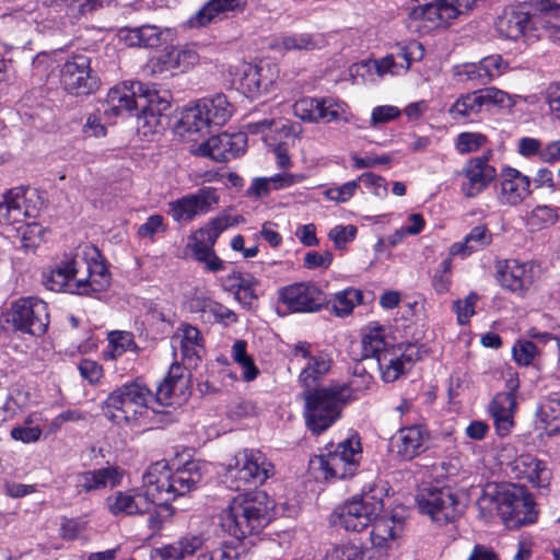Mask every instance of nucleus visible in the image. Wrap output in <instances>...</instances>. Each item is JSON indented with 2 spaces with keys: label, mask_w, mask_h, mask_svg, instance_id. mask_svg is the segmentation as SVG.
<instances>
[{
  "label": "nucleus",
  "mask_w": 560,
  "mask_h": 560,
  "mask_svg": "<svg viewBox=\"0 0 560 560\" xmlns=\"http://www.w3.org/2000/svg\"><path fill=\"white\" fill-rule=\"evenodd\" d=\"M202 479L201 466L188 460L183 466L159 460L148 467L140 488L115 491L105 500L108 512L115 517L150 513L152 505L170 511L171 502L195 489Z\"/></svg>",
  "instance_id": "obj_1"
},
{
  "label": "nucleus",
  "mask_w": 560,
  "mask_h": 560,
  "mask_svg": "<svg viewBox=\"0 0 560 560\" xmlns=\"http://www.w3.org/2000/svg\"><path fill=\"white\" fill-rule=\"evenodd\" d=\"M106 106L105 113L112 116L140 108L138 125L147 127L148 132L156 133L165 124V112L171 104L156 91L145 89L141 82H131L112 88L107 93Z\"/></svg>",
  "instance_id": "obj_2"
},
{
  "label": "nucleus",
  "mask_w": 560,
  "mask_h": 560,
  "mask_svg": "<svg viewBox=\"0 0 560 560\" xmlns=\"http://www.w3.org/2000/svg\"><path fill=\"white\" fill-rule=\"evenodd\" d=\"M272 502L265 491L246 492L234 497L220 514L224 532L236 539L259 533L270 522Z\"/></svg>",
  "instance_id": "obj_3"
},
{
  "label": "nucleus",
  "mask_w": 560,
  "mask_h": 560,
  "mask_svg": "<svg viewBox=\"0 0 560 560\" xmlns=\"http://www.w3.org/2000/svg\"><path fill=\"white\" fill-rule=\"evenodd\" d=\"M151 390L141 382L126 383L114 389L104 401V415L116 424H138L151 411L160 413Z\"/></svg>",
  "instance_id": "obj_4"
},
{
  "label": "nucleus",
  "mask_w": 560,
  "mask_h": 560,
  "mask_svg": "<svg viewBox=\"0 0 560 560\" xmlns=\"http://www.w3.org/2000/svg\"><path fill=\"white\" fill-rule=\"evenodd\" d=\"M305 422L314 434H320L335 423L342 407L353 399L352 390L346 384L308 389L304 394Z\"/></svg>",
  "instance_id": "obj_5"
},
{
  "label": "nucleus",
  "mask_w": 560,
  "mask_h": 560,
  "mask_svg": "<svg viewBox=\"0 0 560 560\" xmlns=\"http://www.w3.org/2000/svg\"><path fill=\"white\" fill-rule=\"evenodd\" d=\"M361 453L358 439H346L326 454L313 457L310 471L316 480L323 481L352 477L359 467Z\"/></svg>",
  "instance_id": "obj_6"
},
{
  "label": "nucleus",
  "mask_w": 560,
  "mask_h": 560,
  "mask_svg": "<svg viewBox=\"0 0 560 560\" xmlns=\"http://www.w3.org/2000/svg\"><path fill=\"white\" fill-rule=\"evenodd\" d=\"M272 475L273 465L258 450L244 448L225 466V482L234 490L257 487Z\"/></svg>",
  "instance_id": "obj_7"
},
{
  "label": "nucleus",
  "mask_w": 560,
  "mask_h": 560,
  "mask_svg": "<svg viewBox=\"0 0 560 560\" xmlns=\"http://www.w3.org/2000/svg\"><path fill=\"white\" fill-rule=\"evenodd\" d=\"M501 464H506L516 479L524 480L534 488H548L552 480L549 464L537 456L524 453L516 455L512 444H504L499 453Z\"/></svg>",
  "instance_id": "obj_8"
},
{
  "label": "nucleus",
  "mask_w": 560,
  "mask_h": 560,
  "mask_svg": "<svg viewBox=\"0 0 560 560\" xmlns=\"http://www.w3.org/2000/svg\"><path fill=\"white\" fill-rule=\"evenodd\" d=\"M383 494L382 488L371 487L347 501L339 513L340 525L351 532L368 527L384 508Z\"/></svg>",
  "instance_id": "obj_9"
},
{
  "label": "nucleus",
  "mask_w": 560,
  "mask_h": 560,
  "mask_svg": "<svg viewBox=\"0 0 560 560\" xmlns=\"http://www.w3.org/2000/svg\"><path fill=\"white\" fill-rule=\"evenodd\" d=\"M59 77L63 90L75 96L89 95L100 86V80L91 68V57L83 51L72 54L65 60Z\"/></svg>",
  "instance_id": "obj_10"
},
{
  "label": "nucleus",
  "mask_w": 560,
  "mask_h": 560,
  "mask_svg": "<svg viewBox=\"0 0 560 560\" xmlns=\"http://www.w3.org/2000/svg\"><path fill=\"white\" fill-rule=\"evenodd\" d=\"M418 509L433 522L446 524L458 518L464 508L450 488H425L417 494Z\"/></svg>",
  "instance_id": "obj_11"
},
{
  "label": "nucleus",
  "mask_w": 560,
  "mask_h": 560,
  "mask_svg": "<svg viewBox=\"0 0 560 560\" xmlns=\"http://www.w3.org/2000/svg\"><path fill=\"white\" fill-rule=\"evenodd\" d=\"M44 205L35 188L15 187L0 197V223L13 224L34 218Z\"/></svg>",
  "instance_id": "obj_12"
},
{
  "label": "nucleus",
  "mask_w": 560,
  "mask_h": 560,
  "mask_svg": "<svg viewBox=\"0 0 560 560\" xmlns=\"http://www.w3.org/2000/svg\"><path fill=\"white\" fill-rule=\"evenodd\" d=\"M535 503L523 487L510 485L501 487V520L514 528L536 521Z\"/></svg>",
  "instance_id": "obj_13"
},
{
  "label": "nucleus",
  "mask_w": 560,
  "mask_h": 560,
  "mask_svg": "<svg viewBox=\"0 0 560 560\" xmlns=\"http://www.w3.org/2000/svg\"><path fill=\"white\" fill-rule=\"evenodd\" d=\"M515 102L516 95H511L491 86L459 96L450 107L448 114L453 119H462L480 113L485 106L493 105L500 108H511L515 105Z\"/></svg>",
  "instance_id": "obj_14"
},
{
  "label": "nucleus",
  "mask_w": 560,
  "mask_h": 560,
  "mask_svg": "<svg viewBox=\"0 0 560 560\" xmlns=\"http://www.w3.org/2000/svg\"><path fill=\"white\" fill-rule=\"evenodd\" d=\"M12 323L22 332L42 336L49 325L48 306L35 296L19 299L12 304Z\"/></svg>",
  "instance_id": "obj_15"
},
{
  "label": "nucleus",
  "mask_w": 560,
  "mask_h": 560,
  "mask_svg": "<svg viewBox=\"0 0 560 560\" xmlns=\"http://www.w3.org/2000/svg\"><path fill=\"white\" fill-rule=\"evenodd\" d=\"M277 74L268 63L252 65L247 62L236 67L233 83L249 98H257L270 91Z\"/></svg>",
  "instance_id": "obj_16"
},
{
  "label": "nucleus",
  "mask_w": 560,
  "mask_h": 560,
  "mask_svg": "<svg viewBox=\"0 0 560 560\" xmlns=\"http://www.w3.org/2000/svg\"><path fill=\"white\" fill-rule=\"evenodd\" d=\"M219 202L214 187H201L195 194L186 195L168 203V213L176 222H189L199 214L210 212Z\"/></svg>",
  "instance_id": "obj_17"
},
{
  "label": "nucleus",
  "mask_w": 560,
  "mask_h": 560,
  "mask_svg": "<svg viewBox=\"0 0 560 560\" xmlns=\"http://www.w3.org/2000/svg\"><path fill=\"white\" fill-rule=\"evenodd\" d=\"M190 375L178 362L172 363L165 378L156 388L152 404L159 407L180 405L188 398Z\"/></svg>",
  "instance_id": "obj_18"
},
{
  "label": "nucleus",
  "mask_w": 560,
  "mask_h": 560,
  "mask_svg": "<svg viewBox=\"0 0 560 560\" xmlns=\"http://www.w3.org/2000/svg\"><path fill=\"white\" fill-rule=\"evenodd\" d=\"M190 375L178 362L172 363L165 378L156 388L152 404L159 407L180 405L188 398Z\"/></svg>",
  "instance_id": "obj_19"
},
{
  "label": "nucleus",
  "mask_w": 560,
  "mask_h": 560,
  "mask_svg": "<svg viewBox=\"0 0 560 560\" xmlns=\"http://www.w3.org/2000/svg\"><path fill=\"white\" fill-rule=\"evenodd\" d=\"M79 250L84 256H91L92 262L81 259L82 268H85L88 277L79 278L77 284L72 285V290L79 295H90L105 291L110 283L108 269L103 262L96 260L100 256L97 249L91 245H83Z\"/></svg>",
  "instance_id": "obj_20"
},
{
  "label": "nucleus",
  "mask_w": 560,
  "mask_h": 560,
  "mask_svg": "<svg viewBox=\"0 0 560 560\" xmlns=\"http://www.w3.org/2000/svg\"><path fill=\"white\" fill-rule=\"evenodd\" d=\"M246 143L245 133L223 132L200 143L194 152L197 155L210 158L215 162H226L243 154Z\"/></svg>",
  "instance_id": "obj_21"
},
{
  "label": "nucleus",
  "mask_w": 560,
  "mask_h": 560,
  "mask_svg": "<svg viewBox=\"0 0 560 560\" xmlns=\"http://www.w3.org/2000/svg\"><path fill=\"white\" fill-rule=\"evenodd\" d=\"M424 50L421 44L412 42L405 47L400 48V52L397 54V58L401 61H397L394 55H387L381 59L361 61L355 65L357 71L360 68L370 69L371 66L375 68L378 77L386 74L400 75L406 73L413 61L422 59Z\"/></svg>",
  "instance_id": "obj_22"
},
{
  "label": "nucleus",
  "mask_w": 560,
  "mask_h": 560,
  "mask_svg": "<svg viewBox=\"0 0 560 560\" xmlns=\"http://www.w3.org/2000/svg\"><path fill=\"white\" fill-rule=\"evenodd\" d=\"M347 105L334 98L303 97L293 105L294 115L304 121H337L346 114Z\"/></svg>",
  "instance_id": "obj_23"
},
{
  "label": "nucleus",
  "mask_w": 560,
  "mask_h": 560,
  "mask_svg": "<svg viewBox=\"0 0 560 560\" xmlns=\"http://www.w3.org/2000/svg\"><path fill=\"white\" fill-rule=\"evenodd\" d=\"M80 253L78 252L75 255L65 254L52 268L43 272V283L48 290L77 294L72 290V285L77 284L79 279L77 276L82 269V262L79 259Z\"/></svg>",
  "instance_id": "obj_24"
},
{
  "label": "nucleus",
  "mask_w": 560,
  "mask_h": 560,
  "mask_svg": "<svg viewBox=\"0 0 560 560\" xmlns=\"http://www.w3.org/2000/svg\"><path fill=\"white\" fill-rule=\"evenodd\" d=\"M280 301L292 312H316L325 303L324 293L313 283H294L279 290Z\"/></svg>",
  "instance_id": "obj_25"
},
{
  "label": "nucleus",
  "mask_w": 560,
  "mask_h": 560,
  "mask_svg": "<svg viewBox=\"0 0 560 560\" xmlns=\"http://www.w3.org/2000/svg\"><path fill=\"white\" fill-rule=\"evenodd\" d=\"M495 168L486 158L469 159L463 166L458 176L462 178L460 190L467 198H474L483 191L494 179Z\"/></svg>",
  "instance_id": "obj_26"
},
{
  "label": "nucleus",
  "mask_w": 560,
  "mask_h": 560,
  "mask_svg": "<svg viewBox=\"0 0 560 560\" xmlns=\"http://www.w3.org/2000/svg\"><path fill=\"white\" fill-rule=\"evenodd\" d=\"M535 16L525 11L524 8H516L505 11L497 22V32L501 37L511 40L523 39L525 43L537 37Z\"/></svg>",
  "instance_id": "obj_27"
},
{
  "label": "nucleus",
  "mask_w": 560,
  "mask_h": 560,
  "mask_svg": "<svg viewBox=\"0 0 560 560\" xmlns=\"http://www.w3.org/2000/svg\"><path fill=\"white\" fill-rule=\"evenodd\" d=\"M171 347L175 357L180 355L188 366H195L205 352L203 338L192 325L182 324L171 337Z\"/></svg>",
  "instance_id": "obj_28"
},
{
  "label": "nucleus",
  "mask_w": 560,
  "mask_h": 560,
  "mask_svg": "<svg viewBox=\"0 0 560 560\" xmlns=\"http://www.w3.org/2000/svg\"><path fill=\"white\" fill-rule=\"evenodd\" d=\"M495 277L500 285L511 292L523 294L533 283V266L516 259L499 260Z\"/></svg>",
  "instance_id": "obj_29"
},
{
  "label": "nucleus",
  "mask_w": 560,
  "mask_h": 560,
  "mask_svg": "<svg viewBox=\"0 0 560 560\" xmlns=\"http://www.w3.org/2000/svg\"><path fill=\"white\" fill-rule=\"evenodd\" d=\"M529 178L515 168H504L500 174L498 200L504 206H517L530 194Z\"/></svg>",
  "instance_id": "obj_30"
},
{
  "label": "nucleus",
  "mask_w": 560,
  "mask_h": 560,
  "mask_svg": "<svg viewBox=\"0 0 560 560\" xmlns=\"http://www.w3.org/2000/svg\"><path fill=\"white\" fill-rule=\"evenodd\" d=\"M124 478V470L108 466L95 470L84 471L75 476V489L78 493L91 492L107 487L119 486Z\"/></svg>",
  "instance_id": "obj_31"
},
{
  "label": "nucleus",
  "mask_w": 560,
  "mask_h": 560,
  "mask_svg": "<svg viewBox=\"0 0 560 560\" xmlns=\"http://www.w3.org/2000/svg\"><path fill=\"white\" fill-rule=\"evenodd\" d=\"M247 0H210L188 20L190 27H203L228 16L229 13L241 12Z\"/></svg>",
  "instance_id": "obj_32"
},
{
  "label": "nucleus",
  "mask_w": 560,
  "mask_h": 560,
  "mask_svg": "<svg viewBox=\"0 0 560 560\" xmlns=\"http://www.w3.org/2000/svg\"><path fill=\"white\" fill-rule=\"evenodd\" d=\"M371 524V544L378 550L393 548L405 527L404 518L396 515L376 516Z\"/></svg>",
  "instance_id": "obj_33"
},
{
  "label": "nucleus",
  "mask_w": 560,
  "mask_h": 560,
  "mask_svg": "<svg viewBox=\"0 0 560 560\" xmlns=\"http://www.w3.org/2000/svg\"><path fill=\"white\" fill-rule=\"evenodd\" d=\"M429 433L420 425L400 429L395 438L394 445L397 454L404 459H412L428 448Z\"/></svg>",
  "instance_id": "obj_34"
},
{
  "label": "nucleus",
  "mask_w": 560,
  "mask_h": 560,
  "mask_svg": "<svg viewBox=\"0 0 560 560\" xmlns=\"http://www.w3.org/2000/svg\"><path fill=\"white\" fill-rule=\"evenodd\" d=\"M420 359L419 350L416 346L409 345L404 352L399 355L394 353L392 349L389 352L381 355L377 359V364L382 374V378L387 382H395L406 371V364H411Z\"/></svg>",
  "instance_id": "obj_35"
},
{
  "label": "nucleus",
  "mask_w": 560,
  "mask_h": 560,
  "mask_svg": "<svg viewBox=\"0 0 560 560\" xmlns=\"http://www.w3.org/2000/svg\"><path fill=\"white\" fill-rule=\"evenodd\" d=\"M410 19L415 23L413 27L421 33L444 27L451 22L443 0L435 4L428 3L423 7L413 8L410 12Z\"/></svg>",
  "instance_id": "obj_36"
},
{
  "label": "nucleus",
  "mask_w": 560,
  "mask_h": 560,
  "mask_svg": "<svg viewBox=\"0 0 560 560\" xmlns=\"http://www.w3.org/2000/svg\"><path fill=\"white\" fill-rule=\"evenodd\" d=\"M516 409L515 396L511 392L499 393L490 404V413L493 418L497 433L505 436L514 424V412Z\"/></svg>",
  "instance_id": "obj_37"
},
{
  "label": "nucleus",
  "mask_w": 560,
  "mask_h": 560,
  "mask_svg": "<svg viewBox=\"0 0 560 560\" xmlns=\"http://www.w3.org/2000/svg\"><path fill=\"white\" fill-rule=\"evenodd\" d=\"M210 126L208 116L200 104L196 102L182 110L177 128L182 136L197 140V136H205L209 132Z\"/></svg>",
  "instance_id": "obj_38"
},
{
  "label": "nucleus",
  "mask_w": 560,
  "mask_h": 560,
  "mask_svg": "<svg viewBox=\"0 0 560 560\" xmlns=\"http://www.w3.org/2000/svg\"><path fill=\"white\" fill-rule=\"evenodd\" d=\"M362 358L380 359L389 352V342L386 338V329L376 322L368 324L361 332Z\"/></svg>",
  "instance_id": "obj_39"
},
{
  "label": "nucleus",
  "mask_w": 560,
  "mask_h": 560,
  "mask_svg": "<svg viewBox=\"0 0 560 560\" xmlns=\"http://www.w3.org/2000/svg\"><path fill=\"white\" fill-rule=\"evenodd\" d=\"M206 538L201 534H187L177 541L160 547L155 550L162 560H184L201 550Z\"/></svg>",
  "instance_id": "obj_40"
},
{
  "label": "nucleus",
  "mask_w": 560,
  "mask_h": 560,
  "mask_svg": "<svg viewBox=\"0 0 560 560\" xmlns=\"http://www.w3.org/2000/svg\"><path fill=\"white\" fill-rule=\"evenodd\" d=\"M536 423L547 435L560 432V394H551L540 402L536 412Z\"/></svg>",
  "instance_id": "obj_41"
},
{
  "label": "nucleus",
  "mask_w": 560,
  "mask_h": 560,
  "mask_svg": "<svg viewBox=\"0 0 560 560\" xmlns=\"http://www.w3.org/2000/svg\"><path fill=\"white\" fill-rule=\"evenodd\" d=\"M163 30L156 25H142L119 31V38L131 47H158L162 44Z\"/></svg>",
  "instance_id": "obj_42"
},
{
  "label": "nucleus",
  "mask_w": 560,
  "mask_h": 560,
  "mask_svg": "<svg viewBox=\"0 0 560 560\" xmlns=\"http://www.w3.org/2000/svg\"><path fill=\"white\" fill-rule=\"evenodd\" d=\"M492 235L486 225H478L465 236L463 242L454 243L450 248L452 256L467 257L470 254L488 246Z\"/></svg>",
  "instance_id": "obj_43"
},
{
  "label": "nucleus",
  "mask_w": 560,
  "mask_h": 560,
  "mask_svg": "<svg viewBox=\"0 0 560 560\" xmlns=\"http://www.w3.org/2000/svg\"><path fill=\"white\" fill-rule=\"evenodd\" d=\"M198 103L213 126H223L232 116L233 106L224 94L202 98Z\"/></svg>",
  "instance_id": "obj_44"
},
{
  "label": "nucleus",
  "mask_w": 560,
  "mask_h": 560,
  "mask_svg": "<svg viewBox=\"0 0 560 560\" xmlns=\"http://www.w3.org/2000/svg\"><path fill=\"white\" fill-rule=\"evenodd\" d=\"M114 0H44V5L55 11L78 12L80 14L91 13L109 5Z\"/></svg>",
  "instance_id": "obj_45"
},
{
  "label": "nucleus",
  "mask_w": 560,
  "mask_h": 560,
  "mask_svg": "<svg viewBox=\"0 0 560 560\" xmlns=\"http://www.w3.org/2000/svg\"><path fill=\"white\" fill-rule=\"evenodd\" d=\"M269 47L280 52L290 50H313L317 47V43L310 34H289L272 38L269 43Z\"/></svg>",
  "instance_id": "obj_46"
},
{
  "label": "nucleus",
  "mask_w": 560,
  "mask_h": 560,
  "mask_svg": "<svg viewBox=\"0 0 560 560\" xmlns=\"http://www.w3.org/2000/svg\"><path fill=\"white\" fill-rule=\"evenodd\" d=\"M331 368V360L325 353L311 357L306 366L300 374V382L305 387H311L319 377L325 375Z\"/></svg>",
  "instance_id": "obj_47"
},
{
  "label": "nucleus",
  "mask_w": 560,
  "mask_h": 560,
  "mask_svg": "<svg viewBox=\"0 0 560 560\" xmlns=\"http://www.w3.org/2000/svg\"><path fill=\"white\" fill-rule=\"evenodd\" d=\"M480 516L488 521L494 514L501 517V488L489 485L477 500Z\"/></svg>",
  "instance_id": "obj_48"
},
{
  "label": "nucleus",
  "mask_w": 560,
  "mask_h": 560,
  "mask_svg": "<svg viewBox=\"0 0 560 560\" xmlns=\"http://www.w3.org/2000/svg\"><path fill=\"white\" fill-rule=\"evenodd\" d=\"M231 225L228 217H219L210 220L208 224L198 229L189 236V240L200 241L208 245H214L220 234Z\"/></svg>",
  "instance_id": "obj_49"
},
{
  "label": "nucleus",
  "mask_w": 560,
  "mask_h": 560,
  "mask_svg": "<svg viewBox=\"0 0 560 560\" xmlns=\"http://www.w3.org/2000/svg\"><path fill=\"white\" fill-rule=\"evenodd\" d=\"M362 302V292L358 289L348 288L335 294L332 313L343 317L352 313L355 305Z\"/></svg>",
  "instance_id": "obj_50"
},
{
  "label": "nucleus",
  "mask_w": 560,
  "mask_h": 560,
  "mask_svg": "<svg viewBox=\"0 0 560 560\" xmlns=\"http://www.w3.org/2000/svg\"><path fill=\"white\" fill-rule=\"evenodd\" d=\"M559 220L557 209L550 206H537L527 217L526 224L530 231H539L556 224Z\"/></svg>",
  "instance_id": "obj_51"
},
{
  "label": "nucleus",
  "mask_w": 560,
  "mask_h": 560,
  "mask_svg": "<svg viewBox=\"0 0 560 560\" xmlns=\"http://www.w3.org/2000/svg\"><path fill=\"white\" fill-rule=\"evenodd\" d=\"M453 75L459 83L470 82L475 85L488 83V80L481 70L480 62L455 66L453 68Z\"/></svg>",
  "instance_id": "obj_52"
},
{
  "label": "nucleus",
  "mask_w": 560,
  "mask_h": 560,
  "mask_svg": "<svg viewBox=\"0 0 560 560\" xmlns=\"http://www.w3.org/2000/svg\"><path fill=\"white\" fill-rule=\"evenodd\" d=\"M46 230L38 223H30L21 228L19 237L25 252H33L44 241Z\"/></svg>",
  "instance_id": "obj_53"
},
{
  "label": "nucleus",
  "mask_w": 560,
  "mask_h": 560,
  "mask_svg": "<svg viewBox=\"0 0 560 560\" xmlns=\"http://www.w3.org/2000/svg\"><path fill=\"white\" fill-rule=\"evenodd\" d=\"M168 51L173 66L180 71H186L199 62V54L194 47L170 48Z\"/></svg>",
  "instance_id": "obj_54"
},
{
  "label": "nucleus",
  "mask_w": 560,
  "mask_h": 560,
  "mask_svg": "<svg viewBox=\"0 0 560 560\" xmlns=\"http://www.w3.org/2000/svg\"><path fill=\"white\" fill-rule=\"evenodd\" d=\"M176 70L171 61L168 49L163 50L161 54L151 57L143 66L142 71L150 77L161 75Z\"/></svg>",
  "instance_id": "obj_55"
},
{
  "label": "nucleus",
  "mask_w": 560,
  "mask_h": 560,
  "mask_svg": "<svg viewBox=\"0 0 560 560\" xmlns=\"http://www.w3.org/2000/svg\"><path fill=\"white\" fill-rule=\"evenodd\" d=\"M363 558L362 548L350 542L332 546L325 556V560H363Z\"/></svg>",
  "instance_id": "obj_56"
},
{
  "label": "nucleus",
  "mask_w": 560,
  "mask_h": 560,
  "mask_svg": "<svg viewBox=\"0 0 560 560\" xmlns=\"http://www.w3.org/2000/svg\"><path fill=\"white\" fill-rule=\"evenodd\" d=\"M109 347L112 348L109 355L112 359L120 357L126 351H133L137 346L133 337L127 331H113L108 336Z\"/></svg>",
  "instance_id": "obj_57"
},
{
  "label": "nucleus",
  "mask_w": 560,
  "mask_h": 560,
  "mask_svg": "<svg viewBox=\"0 0 560 560\" xmlns=\"http://www.w3.org/2000/svg\"><path fill=\"white\" fill-rule=\"evenodd\" d=\"M198 307L201 312L210 314L219 323L229 324L236 322V315L231 310L212 300L205 299L198 301Z\"/></svg>",
  "instance_id": "obj_58"
},
{
  "label": "nucleus",
  "mask_w": 560,
  "mask_h": 560,
  "mask_svg": "<svg viewBox=\"0 0 560 560\" xmlns=\"http://www.w3.org/2000/svg\"><path fill=\"white\" fill-rule=\"evenodd\" d=\"M476 292H470L465 299L453 302V311L456 313L459 325H466L475 315V307L479 301Z\"/></svg>",
  "instance_id": "obj_59"
},
{
  "label": "nucleus",
  "mask_w": 560,
  "mask_h": 560,
  "mask_svg": "<svg viewBox=\"0 0 560 560\" xmlns=\"http://www.w3.org/2000/svg\"><path fill=\"white\" fill-rule=\"evenodd\" d=\"M359 189V180H350L339 186L327 188L323 194L329 201L346 203L351 200Z\"/></svg>",
  "instance_id": "obj_60"
},
{
  "label": "nucleus",
  "mask_w": 560,
  "mask_h": 560,
  "mask_svg": "<svg viewBox=\"0 0 560 560\" xmlns=\"http://www.w3.org/2000/svg\"><path fill=\"white\" fill-rule=\"evenodd\" d=\"M258 280L249 273H244L235 291V298L244 305L250 306L257 300L256 287Z\"/></svg>",
  "instance_id": "obj_61"
},
{
  "label": "nucleus",
  "mask_w": 560,
  "mask_h": 560,
  "mask_svg": "<svg viewBox=\"0 0 560 560\" xmlns=\"http://www.w3.org/2000/svg\"><path fill=\"white\" fill-rule=\"evenodd\" d=\"M487 138L478 132H462L457 136L455 148L460 154L478 151Z\"/></svg>",
  "instance_id": "obj_62"
},
{
  "label": "nucleus",
  "mask_w": 560,
  "mask_h": 560,
  "mask_svg": "<svg viewBox=\"0 0 560 560\" xmlns=\"http://www.w3.org/2000/svg\"><path fill=\"white\" fill-rule=\"evenodd\" d=\"M401 110L394 105H380L372 109L370 127L378 128L380 126L396 120L400 115Z\"/></svg>",
  "instance_id": "obj_63"
},
{
  "label": "nucleus",
  "mask_w": 560,
  "mask_h": 560,
  "mask_svg": "<svg viewBox=\"0 0 560 560\" xmlns=\"http://www.w3.org/2000/svg\"><path fill=\"white\" fill-rule=\"evenodd\" d=\"M513 358L517 364L527 366L529 365L537 354V347L534 342L528 340H518L513 346Z\"/></svg>",
  "instance_id": "obj_64"
}]
</instances>
